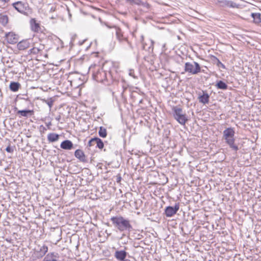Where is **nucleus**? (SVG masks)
Wrapping results in <instances>:
<instances>
[{
    "mask_svg": "<svg viewBox=\"0 0 261 261\" xmlns=\"http://www.w3.org/2000/svg\"><path fill=\"white\" fill-rule=\"evenodd\" d=\"M234 129L233 128L229 127L225 129L223 133V137L225 142L229 146V147L233 150L237 151L239 148L237 145L234 144Z\"/></svg>",
    "mask_w": 261,
    "mask_h": 261,
    "instance_id": "obj_1",
    "label": "nucleus"
},
{
    "mask_svg": "<svg viewBox=\"0 0 261 261\" xmlns=\"http://www.w3.org/2000/svg\"><path fill=\"white\" fill-rule=\"evenodd\" d=\"M113 224L120 231L129 230L132 228V226L128 220L125 219L122 217H114L111 218Z\"/></svg>",
    "mask_w": 261,
    "mask_h": 261,
    "instance_id": "obj_2",
    "label": "nucleus"
},
{
    "mask_svg": "<svg viewBox=\"0 0 261 261\" xmlns=\"http://www.w3.org/2000/svg\"><path fill=\"white\" fill-rule=\"evenodd\" d=\"M48 250V247L44 244L37 245L33 249L31 259L34 261L41 258L47 252Z\"/></svg>",
    "mask_w": 261,
    "mask_h": 261,
    "instance_id": "obj_3",
    "label": "nucleus"
},
{
    "mask_svg": "<svg viewBox=\"0 0 261 261\" xmlns=\"http://www.w3.org/2000/svg\"><path fill=\"white\" fill-rule=\"evenodd\" d=\"M173 116L175 119L180 124L185 125L188 120L186 115L181 108L175 106L172 108Z\"/></svg>",
    "mask_w": 261,
    "mask_h": 261,
    "instance_id": "obj_4",
    "label": "nucleus"
},
{
    "mask_svg": "<svg viewBox=\"0 0 261 261\" xmlns=\"http://www.w3.org/2000/svg\"><path fill=\"white\" fill-rule=\"evenodd\" d=\"M199 64L196 62H187L185 65V71L192 74H196L200 72Z\"/></svg>",
    "mask_w": 261,
    "mask_h": 261,
    "instance_id": "obj_5",
    "label": "nucleus"
},
{
    "mask_svg": "<svg viewBox=\"0 0 261 261\" xmlns=\"http://www.w3.org/2000/svg\"><path fill=\"white\" fill-rule=\"evenodd\" d=\"M13 7L19 12L21 13H25L26 11L29 9V4L27 2H17L13 4Z\"/></svg>",
    "mask_w": 261,
    "mask_h": 261,
    "instance_id": "obj_6",
    "label": "nucleus"
},
{
    "mask_svg": "<svg viewBox=\"0 0 261 261\" xmlns=\"http://www.w3.org/2000/svg\"><path fill=\"white\" fill-rule=\"evenodd\" d=\"M179 204L176 203L174 206H167L165 210V214L167 217H171L174 216L179 210Z\"/></svg>",
    "mask_w": 261,
    "mask_h": 261,
    "instance_id": "obj_7",
    "label": "nucleus"
},
{
    "mask_svg": "<svg viewBox=\"0 0 261 261\" xmlns=\"http://www.w3.org/2000/svg\"><path fill=\"white\" fill-rule=\"evenodd\" d=\"M94 76L96 81L100 82H102L107 79L105 71L102 69H98L97 72L94 74Z\"/></svg>",
    "mask_w": 261,
    "mask_h": 261,
    "instance_id": "obj_8",
    "label": "nucleus"
},
{
    "mask_svg": "<svg viewBox=\"0 0 261 261\" xmlns=\"http://www.w3.org/2000/svg\"><path fill=\"white\" fill-rule=\"evenodd\" d=\"M7 42L10 44H15L18 40V36L13 32H9L5 35Z\"/></svg>",
    "mask_w": 261,
    "mask_h": 261,
    "instance_id": "obj_9",
    "label": "nucleus"
},
{
    "mask_svg": "<svg viewBox=\"0 0 261 261\" xmlns=\"http://www.w3.org/2000/svg\"><path fill=\"white\" fill-rule=\"evenodd\" d=\"M32 40L24 39L18 42L17 45V48L19 50H24L29 48L31 46Z\"/></svg>",
    "mask_w": 261,
    "mask_h": 261,
    "instance_id": "obj_10",
    "label": "nucleus"
},
{
    "mask_svg": "<svg viewBox=\"0 0 261 261\" xmlns=\"http://www.w3.org/2000/svg\"><path fill=\"white\" fill-rule=\"evenodd\" d=\"M42 261H60L58 253L55 252L48 253Z\"/></svg>",
    "mask_w": 261,
    "mask_h": 261,
    "instance_id": "obj_11",
    "label": "nucleus"
},
{
    "mask_svg": "<svg viewBox=\"0 0 261 261\" xmlns=\"http://www.w3.org/2000/svg\"><path fill=\"white\" fill-rule=\"evenodd\" d=\"M127 253L124 250L116 251L115 253V257L116 259L120 261L125 260V258L126 256Z\"/></svg>",
    "mask_w": 261,
    "mask_h": 261,
    "instance_id": "obj_12",
    "label": "nucleus"
},
{
    "mask_svg": "<svg viewBox=\"0 0 261 261\" xmlns=\"http://www.w3.org/2000/svg\"><path fill=\"white\" fill-rule=\"evenodd\" d=\"M60 147L63 149L70 150L73 147V144L71 141L66 140L61 143Z\"/></svg>",
    "mask_w": 261,
    "mask_h": 261,
    "instance_id": "obj_13",
    "label": "nucleus"
},
{
    "mask_svg": "<svg viewBox=\"0 0 261 261\" xmlns=\"http://www.w3.org/2000/svg\"><path fill=\"white\" fill-rule=\"evenodd\" d=\"M17 114H20L21 117H29L31 116L34 115V111L30 110H19L17 112Z\"/></svg>",
    "mask_w": 261,
    "mask_h": 261,
    "instance_id": "obj_14",
    "label": "nucleus"
},
{
    "mask_svg": "<svg viewBox=\"0 0 261 261\" xmlns=\"http://www.w3.org/2000/svg\"><path fill=\"white\" fill-rule=\"evenodd\" d=\"M31 30L35 32H38L40 30L39 24L37 23L36 20L32 19L30 21Z\"/></svg>",
    "mask_w": 261,
    "mask_h": 261,
    "instance_id": "obj_15",
    "label": "nucleus"
},
{
    "mask_svg": "<svg viewBox=\"0 0 261 261\" xmlns=\"http://www.w3.org/2000/svg\"><path fill=\"white\" fill-rule=\"evenodd\" d=\"M59 139V135L55 133H49L47 135V140L49 142L57 141Z\"/></svg>",
    "mask_w": 261,
    "mask_h": 261,
    "instance_id": "obj_16",
    "label": "nucleus"
},
{
    "mask_svg": "<svg viewBox=\"0 0 261 261\" xmlns=\"http://www.w3.org/2000/svg\"><path fill=\"white\" fill-rule=\"evenodd\" d=\"M74 155L76 158L79 159L81 161L84 162L85 161V155L82 150L80 149L75 150Z\"/></svg>",
    "mask_w": 261,
    "mask_h": 261,
    "instance_id": "obj_17",
    "label": "nucleus"
},
{
    "mask_svg": "<svg viewBox=\"0 0 261 261\" xmlns=\"http://www.w3.org/2000/svg\"><path fill=\"white\" fill-rule=\"evenodd\" d=\"M116 37H117V39L120 42H121L123 41H125L127 42V40L125 37H123L122 32L120 29H119V28L116 29Z\"/></svg>",
    "mask_w": 261,
    "mask_h": 261,
    "instance_id": "obj_18",
    "label": "nucleus"
},
{
    "mask_svg": "<svg viewBox=\"0 0 261 261\" xmlns=\"http://www.w3.org/2000/svg\"><path fill=\"white\" fill-rule=\"evenodd\" d=\"M210 96L207 93H203L202 95L199 97V102L203 104L208 103L209 102Z\"/></svg>",
    "mask_w": 261,
    "mask_h": 261,
    "instance_id": "obj_19",
    "label": "nucleus"
},
{
    "mask_svg": "<svg viewBox=\"0 0 261 261\" xmlns=\"http://www.w3.org/2000/svg\"><path fill=\"white\" fill-rule=\"evenodd\" d=\"M20 86V84L17 82H11L10 84V89L13 92H16L19 90Z\"/></svg>",
    "mask_w": 261,
    "mask_h": 261,
    "instance_id": "obj_20",
    "label": "nucleus"
},
{
    "mask_svg": "<svg viewBox=\"0 0 261 261\" xmlns=\"http://www.w3.org/2000/svg\"><path fill=\"white\" fill-rule=\"evenodd\" d=\"M252 17L253 18L254 22L259 23L261 22L260 14L258 13H255L251 14Z\"/></svg>",
    "mask_w": 261,
    "mask_h": 261,
    "instance_id": "obj_21",
    "label": "nucleus"
},
{
    "mask_svg": "<svg viewBox=\"0 0 261 261\" xmlns=\"http://www.w3.org/2000/svg\"><path fill=\"white\" fill-rule=\"evenodd\" d=\"M8 17L6 15L0 14V23L5 26L8 22Z\"/></svg>",
    "mask_w": 261,
    "mask_h": 261,
    "instance_id": "obj_22",
    "label": "nucleus"
},
{
    "mask_svg": "<svg viewBox=\"0 0 261 261\" xmlns=\"http://www.w3.org/2000/svg\"><path fill=\"white\" fill-rule=\"evenodd\" d=\"M217 88L222 90H226L227 89V85L223 81H219L216 84Z\"/></svg>",
    "mask_w": 261,
    "mask_h": 261,
    "instance_id": "obj_23",
    "label": "nucleus"
},
{
    "mask_svg": "<svg viewBox=\"0 0 261 261\" xmlns=\"http://www.w3.org/2000/svg\"><path fill=\"white\" fill-rule=\"evenodd\" d=\"M98 135L102 138H106L107 136V129L105 127L100 126L98 131Z\"/></svg>",
    "mask_w": 261,
    "mask_h": 261,
    "instance_id": "obj_24",
    "label": "nucleus"
},
{
    "mask_svg": "<svg viewBox=\"0 0 261 261\" xmlns=\"http://www.w3.org/2000/svg\"><path fill=\"white\" fill-rule=\"evenodd\" d=\"M95 143L96 144V147L98 148L102 149L103 148L104 144L100 139L98 138H95Z\"/></svg>",
    "mask_w": 261,
    "mask_h": 261,
    "instance_id": "obj_25",
    "label": "nucleus"
},
{
    "mask_svg": "<svg viewBox=\"0 0 261 261\" xmlns=\"http://www.w3.org/2000/svg\"><path fill=\"white\" fill-rule=\"evenodd\" d=\"M40 50L41 49L38 47H34L30 50V53L36 55L38 54Z\"/></svg>",
    "mask_w": 261,
    "mask_h": 261,
    "instance_id": "obj_26",
    "label": "nucleus"
},
{
    "mask_svg": "<svg viewBox=\"0 0 261 261\" xmlns=\"http://www.w3.org/2000/svg\"><path fill=\"white\" fill-rule=\"evenodd\" d=\"M125 1L126 2L129 3L131 4H137V5H139V1H136V0H125Z\"/></svg>",
    "mask_w": 261,
    "mask_h": 261,
    "instance_id": "obj_27",
    "label": "nucleus"
},
{
    "mask_svg": "<svg viewBox=\"0 0 261 261\" xmlns=\"http://www.w3.org/2000/svg\"><path fill=\"white\" fill-rule=\"evenodd\" d=\"M95 138H92L90 140H89L88 142V146H92L94 145V144L95 143Z\"/></svg>",
    "mask_w": 261,
    "mask_h": 261,
    "instance_id": "obj_28",
    "label": "nucleus"
},
{
    "mask_svg": "<svg viewBox=\"0 0 261 261\" xmlns=\"http://www.w3.org/2000/svg\"><path fill=\"white\" fill-rule=\"evenodd\" d=\"M129 75L131 76H132L133 78L134 79H136V76H135V72H134V70L133 69H129V73H128Z\"/></svg>",
    "mask_w": 261,
    "mask_h": 261,
    "instance_id": "obj_29",
    "label": "nucleus"
},
{
    "mask_svg": "<svg viewBox=\"0 0 261 261\" xmlns=\"http://www.w3.org/2000/svg\"><path fill=\"white\" fill-rule=\"evenodd\" d=\"M45 123V125H46V126L47 127V129H50V126L52 125L51 121H49L48 122H46Z\"/></svg>",
    "mask_w": 261,
    "mask_h": 261,
    "instance_id": "obj_30",
    "label": "nucleus"
},
{
    "mask_svg": "<svg viewBox=\"0 0 261 261\" xmlns=\"http://www.w3.org/2000/svg\"><path fill=\"white\" fill-rule=\"evenodd\" d=\"M6 150L8 152H12L13 151V149L10 147V146H8L6 149Z\"/></svg>",
    "mask_w": 261,
    "mask_h": 261,
    "instance_id": "obj_31",
    "label": "nucleus"
},
{
    "mask_svg": "<svg viewBox=\"0 0 261 261\" xmlns=\"http://www.w3.org/2000/svg\"><path fill=\"white\" fill-rule=\"evenodd\" d=\"M47 130V129L43 126V125H40V132H45Z\"/></svg>",
    "mask_w": 261,
    "mask_h": 261,
    "instance_id": "obj_32",
    "label": "nucleus"
},
{
    "mask_svg": "<svg viewBox=\"0 0 261 261\" xmlns=\"http://www.w3.org/2000/svg\"><path fill=\"white\" fill-rule=\"evenodd\" d=\"M114 63L113 62H110V63H106L103 65V68H106V66L111 65L113 66Z\"/></svg>",
    "mask_w": 261,
    "mask_h": 261,
    "instance_id": "obj_33",
    "label": "nucleus"
},
{
    "mask_svg": "<svg viewBox=\"0 0 261 261\" xmlns=\"http://www.w3.org/2000/svg\"><path fill=\"white\" fill-rule=\"evenodd\" d=\"M47 104L48 105V106H49V107L50 108H51L52 107V106H53V101H48V102H47Z\"/></svg>",
    "mask_w": 261,
    "mask_h": 261,
    "instance_id": "obj_34",
    "label": "nucleus"
},
{
    "mask_svg": "<svg viewBox=\"0 0 261 261\" xmlns=\"http://www.w3.org/2000/svg\"><path fill=\"white\" fill-rule=\"evenodd\" d=\"M150 46L149 47V48L153 47V44L154 43V41L152 40H150Z\"/></svg>",
    "mask_w": 261,
    "mask_h": 261,
    "instance_id": "obj_35",
    "label": "nucleus"
},
{
    "mask_svg": "<svg viewBox=\"0 0 261 261\" xmlns=\"http://www.w3.org/2000/svg\"><path fill=\"white\" fill-rule=\"evenodd\" d=\"M9 1H10V0H0V2H2V3H8Z\"/></svg>",
    "mask_w": 261,
    "mask_h": 261,
    "instance_id": "obj_36",
    "label": "nucleus"
},
{
    "mask_svg": "<svg viewBox=\"0 0 261 261\" xmlns=\"http://www.w3.org/2000/svg\"><path fill=\"white\" fill-rule=\"evenodd\" d=\"M113 70H115L114 67H113L112 69H110L109 73H111V72H112L113 71Z\"/></svg>",
    "mask_w": 261,
    "mask_h": 261,
    "instance_id": "obj_37",
    "label": "nucleus"
},
{
    "mask_svg": "<svg viewBox=\"0 0 261 261\" xmlns=\"http://www.w3.org/2000/svg\"><path fill=\"white\" fill-rule=\"evenodd\" d=\"M60 118H61L60 116H59L58 117H57L56 118V120H57V121H59V120H60Z\"/></svg>",
    "mask_w": 261,
    "mask_h": 261,
    "instance_id": "obj_38",
    "label": "nucleus"
},
{
    "mask_svg": "<svg viewBox=\"0 0 261 261\" xmlns=\"http://www.w3.org/2000/svg\"><path fill=\"white\" fill-rule=\"evenodd\" d=\"M123 261H130V260L128 259H125V260H123Z\"/></svg>",
    "mask_w": 261,
    "mask_h": 261,
    "instance_id": "obj_39",
    "label": "nucleus"
},
{
    "mask_svg": "<svg viewBox=\"0 0 261 261\" xmlns=\"http://www.w3.org/2000/svg\"><path fill=\"white\" fill-rule=\"evenodd\" d=\"M165 46H166V44H164L163 45V47H165Z\"/></svg>",
    "mask_w": 261,
    "mask_h": 261,
    "instance_id": "obj_40",
    "label": "nucleus"
},
{
    "mask_svg": "<svg viewBox=\"0 0 261 261\" xmlns=\"http://www.w3.org/2000/svg\"><path fill=\"white\" fill-rule=\"evenodd\" d=\"M209 261H211V260H209Z\"/></svg>",
    "mask_w": 261,
    "mask_h": 261,
    "instance_id": "obj_41",
    "label": "nucleus"
}]
</instances>
